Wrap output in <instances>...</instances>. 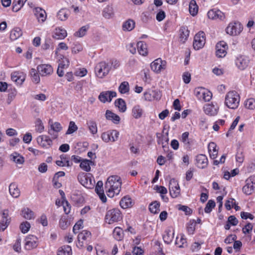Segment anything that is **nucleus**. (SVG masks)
I'll return each instance as SVG.
<instances>
[{
	"label": "nucleus",
	"instance_id": "nucleus-46",
	"mask_svg": "<svg viewBox=\"0 0 255 255\" xmlns=\"http://www.w3.org/2000/svg\"><path fill=\"white\" fill-rule=\"evenodd\" d=\"M70 225V222H69L66 216H63L61 217L59 221V226L60 228L65 230Z\"/></svg>",
	"mask_w": 255,
	"mask_h": 255
},
{
	"label": "nucleus",
	"instance_id": "nucleus-42",
	"mask_svg": "<svg viewBox=\"0 0 255 255\" xmlns=\"http://www.w3.org/2000/svg\"><path fill=\"white\" fill-rule=\"evenodd\" d=\"M129 86L127 81L123 82L119 86V91L122 94H127L129 92Z\"/></svg>",
	"mask_w": 255,
	"mask_h": 255
},
{
	"label": "nucleus",
	"instance_id": "nucleus-39",
	"mask_svg": "<svg viewBox=\"0 0 255 255\" xmlns=\"http://www.w3.org/2000/svg\"><path fill=\"white\" fill-rule=\"evenodd\" d=\"M189 10L192 15L195 16L197 14L198 11V6L195 0H191L189 5Z\"/></svg>",
	"mask_w": 255,
	"mask_h": 255
},
{
	"label": "nucleus",
	"instance_id": "nucleus-16",
	"mask_svg": "<svg viewBox=\"0 0 255 255\" xmlns=\"http://www.w3.org/2000/svg\"><path fill=\"white\" fill-rule=\"evenodd\" d=\"M254 179L252 177L248 178L246 180V185L243 187V191L247 195H251L254 191Z\"/></svg>",
	"mask_w": 255,
	"mask_h": 255
},
{
	"label": "nucleus",
	"instance_id": "nucleus-38",
	"mask_svg": "<svg viewBox=\"0 0 255 255\" xmlns=\"http://www.w3.org/2000/svg\"><path fill=\"white\" fill-rule=\"evenodd\" d=\"M113 236L117 241H121L124 238V232L121 228L116 227L113 231Z\"/></svg>",
	"mask_w": 255,
	"mask_h": 255
},
{
	"label": "nucleus",
	"instance_id": "nucleus-27",
	"mask_svg": "<svg viewBox=\"0 0 255 255\" xmlns=\"http://www.w3.org/2000/svg\"><path fill=\"white\" fill-rule=\"evenodd\" d=\"M136 47L139 53L142 55L145 56L147 54V45L143 41H139L136 44Z\"/></svg>",
	"mask_w": 255,
	"mask_h": 255
},
{
	"label": "nucleus",
	"instance_id": "nucleus-60",
	"mask_svg": "<svg viewBox=\"0 0 255 255\" xmlns=\"http://www.w3.org/2000/svg\"><path fill=\"white\" fill-rule=\"evenodd\" d=\"M62 205L63 206V209L66 214L70 213L71 206L67 201H62Z\"/></svg>",
	"mask_w": 255,
	"mask_h": 255
},
{
	"label": "nucleus",
	"instance_id": "nucleus-2",
	"mask_svg": "<svg viewBox=\"0 0 255 255\" xmlns=\"http://www.w3.org/2000/svg\"><path fill=\"white\" fill-rule=\"evenodd\" d=\"M240 96L238 93L232 91L229 92L226 96L225 100V105L230 109H236L239 105Z\"/></svg>",
	"mask_w": 255,
	"mask_h": 255
},
{
	"label": "nucleus",
	"instance_id": "nucleus-49",
	"mask_svg": "<svg viewBox=\"0 0 255 255\" xmlns=\"http://www.w3.org/2000/svg\"><path fill=\"white\" fill-rule=\"evenodd\" d=\"M245 107L250 110H254L255 109V99L250 98L248 99L245 104Z\"/></svg>",
	"mask_w": 255,
	"mask_h": 255
},
{
	"label": "nucleus",
	"instance_id": "nucleus-19",
	"mask_svg": "<svg viewBox=\"0 0 255 255\" xmlns=\"http://www.w3.org/2000/svg\"><path fill=\"white\" fill-rule=\"evenodd\" d=\"M196 163L198 167L204 168L207 167L208 163V158L204 154H199L196 156Z\"/></svg>",
	"mask_w": 255,
	"mask_h": 255
},
{
	"label": "nucleus",
	"instance_id": "nucleus-54",
	"mask_svg": "<svg viewBox=\"0 0 255 255\" xmlns=\"http://www.w3.org/2000/svg\"><path fill=\"white\" fill-rule=\"evenodd\" d=\"M180 38L184 41L189 36V31L185 27H182L180 29Z\"/></svg>",
	"mask_w": 255,
	"mask_h": 255
},
{
	"label": "nucleus",
	"instance_id": "nucleus-47",
	"mask_svg": "<svg viewBox=\"0 0 255 255\" xmlns=\"http://www.w3.org/2000/svg\"><path fill=\"white\" fill-rule=\"evenodd\" d=\"M66 64L59 63L57 71V73L59 77H62L64 75L63 69L69 66V60H66Z\"/></svg>",
	"mask_w": 255,
	"mask_h": 255
},
{
	"label": "nucleus",
	"instance_id": "nucleus-36",
	"mask_svg": "<svg viewBox=\"0 0 255 255\" xmlns=\"http://www.w3.org/2000/svg\"><path fill=\"white\" fill-rule=\"evenodd\" d=\"M114 14L113 8L110 5H107L103 10V15L106 18H110L114 16Z\"/></svg>",
	"mask_w": 255,
	"mask_h": 255
},
{
	"label": "nucleus",
	"instance_id": "nucleus-61",
	"mask_svg": "<svg viewBox=\"0 0 255 255\" xmlns=\"http://www.w3.org/2000/svg\"><path fill=\"white\" fill-rule=\"evenodd\" d=\"M195 224L190 222L187 226V230L189 234H193L195 229Z\"/></svg>",
	"mask_w": 255,
	"mask_h": 255
},
{
	"label": "nucleus",
	"instance_id": "nucleus-18",
	"mask_svg": "<svg viewBox=\"0 0 255 255\" xmlns=\"http://www.w3.org/2000/svg\"><path fill=\"white\" fill-rule=\"evenodd\" d=\"M103 183L102 181H99L95 187V191L97 194L99 195L100 199L103 203H105L107 201V198L104 194V191L103 189Z\"/></svg>",
	"mask_w": 255,
	"mask_h": 255
},
{
	"label": "nucleus",
	"instance_id": "nucleus-31",
	"mask_svg": "<svg viewBox=\"0 0 255 255\" xmlns=\"http://www.w3.org/2000/svg\"><path fill=\"white\" fill-rule=\"evenodd\" d=\"M67 36L66 30L60 28H56L53 37L57 39H63Z\"/></svg>",
	"mask_w": 255,
	"mask_h": 255
},
{
	"label": "nucleus",
	"instance_id": "nucleus-13",
	"mask_svg": "<svg viewBox=\"0 0 255 255\" xmlns=\"http://www.w3.org/2000/svg\"><path fill=\"white\" fill-rule=\"evenodd\" d=\"M37 70L42 76L49 75L53 72V68L49 64H41L37 66Z\"/></svg>",
	"mask_w": 255,
	"mask_h": 255
},
{
	"label": "nucleus",
	"instance_id": "nucleus-28",
	"mask_svg": "<svg viewBox=\"0 0 255 255\" xmlns=\"http://www.w3.org/2000/svg\"><path fill=\"white\" fill-rule=\"evenodd\" d=\"M21 215L27 220H31L34 218V212L28 208H24L21 210Z\"/></svg>",
	"mask_w": 255,
	"mask_h": 255
},
{
	"label": "nucleus",
	"instance_id": "nucleus-24",
	"mask_svg": "<svg viewBox=\"0 0 255 255\" xmlns=\"http://www.w3.org/2000/svg\"><path fill=\"white\" fill-rule=\"evenodd\" d=\"M60 158L61 160H57L56 164L59 166H71L72 163L69 160L68 157L66 155L62 154L60 155Z\"/></svg>",
	"mask_w": 255,
	"mask_h": 255
},
{
	"label": "nucleus",
	"instance_id": "nucleus-11",
	"mask_svg": "<svg viewBox=\"0 0 255 255\" xmlns=\"http://www.w3.org/2000/svg\"><path fill=\"white\" fill-rule=\"evenodd\" d=\"M216 55L218 57L222 58L227 54V45L224 41H220L218 42L216 46Z\"/></svg>",
	"mask_w": 255,
	"mask_h": 255
},
{
	"label": "nucleus",
	"instance_id": "nucleus-62",
	"mask_svg": "<svg viewBox=\"0 0 255 255\" xmlns=\"http://www.w3.org/2000/svg\"><path fill=\"white\" fill-rule=\"evenodd\" d=\"M51 129L56 132H59L62 129V127L58 122H55L51 126Z\"/></svg>",
	"mask_w": 255,
	"mask_h": 255
},
{
	"label": "nucleus",
	"instance_id": "nucleus-41",
	"mask_svg": "<svg viewBox=\"0 0 255 255\" xmlns=\"http://www.w3.org/2000/svg\"><path fill=\"white\" fill-rule=\"evenodd\" d=\"M142 110L139 105L135 106L132 110V116L135 119L140 118L142 115Z\"/></svg>",
	"mask_w": 255,
	"mask_h": 255
},
{
	"label": "nucleus",
	"instance_id": "nucleus-48",
	"mask_svg": "<svg viewBox=\"0 0 255 255\" xmlns=\"http://www.w3.org/2000/svg\"><path fill=\"white\" fill-rule=\"evenodd\" d=\"M30 73L32 82L35 84H38L40 82V77L37 70L34 69H31Z\"/></svg>",
	"mask_w": 255,
	"mask_h": 255
},
{
	"label": "nucleus",
	"instance_id": "nucleus-34",
	"mask_svg": "<svg viewBox=\"0 0 255 255\" xmlns=\"http://www.w3.org/2000/svg\"><path fill=\"white\" fill-rule=\"evenodd\" d=\"M135 26V22L130 19L126 21L123 24V29L124 31H131Z\"/></svg>",
	"mask_w": 255,
	"mask_h": 255
},
{
	"label": "nucleus",
	"instance_id": "nucleus-33",
	"mask_svg": "<svg viewBox=\"0 0 255 255\" xmlns=\"http://www.w3.org/2000/svg\"><path fill=\"white\" fill-rule=\"evenodd\" d=\"M94 165V162L88 159H83L80 163V167L84 170L88 172L91 170V165Z\"/></svg>",
	"mask_w": 255,
	"mask_h": 255
},
{
	"label": "nucleus",
	"instance_id": "nucleus-56",
	"mask_svg": "<svg viewBox=\"0 0 255 255\" xmlns=\"http://www.w3.org/2000/svg\"><path fill=\"white\" fill-rule=\"evenodd\" d=\"M110 137L111 138V141L115 142L118 139L119 132L116 130H112L109 131Z\"/></svg>",
	"mask_w": 255,
	"mask_h": 255
},
{
	"label": "nucleus",
	"instance_id": "nucleus-32",
	"mask_svg": "<svg viewBox=\"0 0 255 255\" xmlns=\"http://www.w3.org/2000/svg\"><path fill=\"white\" fill-rule=\"evenodd\" d=\"M22 34L21 29L19 27L14 28L10 32V38L12 40H15L20 37Z\"/></svg>",
	"mask_w": 255,
	"mask_h": 255
},
{
	"label": "nucleus",
	"instance_id": "nucleus-29",
	"mask_svg": "<svg viewBox=\"0 0 255 255\" xmlns=\"http://www.w3.org/2000/svg\"><path fill=\"white\" fill-rule=\"evenodd\" d=\"M217 145L215 143L211 142L208 145V150L210 157L212 159L216 158L218 154V150L216 149Z\"/></svg>",
	"mask_w": 255,
	"mask_h": 255
},
{
	"label": "nucleus",
	"instance_id": "nucleus-4",
	"mask_svg": "<svg viewBox=\"0 0 255 255\" xmlns=\"http://www.w3.org/2000/svg\"><path fill=\"white\" fill-rule=\"evenodd\" d=\"M91 177V174L84 172L80 173L78 175V179L80 183L88 189L93 188L94 185Z\"/></svg>",
	"mask_w": 255,
	"mask_h": 255
},
{
	"label": "nucleus",
	"instance_id": "nucleus-10",
	"mask_svg": "<svg viewBox=\"0 0 255 255\" xmlns=\"http://www.w3.org/2000/svg\"><path fill=\"white\" fill-rule=\"evenodd\" d=\"M117 96V93L115 91H108L101 92L99 96V100L105 103L107 102H110L114 97Z\"/></svg>",
	"mask_w": 255,
	"mask_h": 255
},
{
	"label": "nucleus",
	"instance_id": "nucleus-5",
	"mask_svg": "<svg viewBox=\"0 0 255 255\" xmlns=\"http://www.w3.org/2000/svg\"><path fill=\"white\" fill-rule=\"evenodd\" d=\"M111 67L105 62H101L97 64L95 67V73L97 77L103 78L109 72Z\"/></svg>",
	"mask_w": 255,
	"mask_h": 255
},
{
	"label": "nucleus",
	"instance_id": "nucleus-63",
	"mask_svg": "<svg viewBox=\"0 0 255 255\" xmlns=\"http://www.w3.org/2000/svg\"><path fill=\"white\" fill-rule=\"evenodd\" d=\"M253 225L249 223L242 229L243 233L247 234L249 233L253 229Z\"/></svg>",
	"mask_w": 255,
	"mask_h": 255
},
{
	"label": "nucleus",
	"instance_id": "nucleus-30",
	"mask_svg": "<svg viewBox=\"0 0 255 255\" xmlns=\"http://www.w3.org/2000/svg\"><path fill=\"white\" fill-rule=\"evenodd\" d=\"M70 14L69 10L66 8H62L57 13V18L61 21H65L67 19Z\"/></svg>",
	"mask_w": 255,
	"mask_h": 255
},
{
	"label": "nucleus",
	"instance_id": "nucleus-45",
	"mask_svg": "<svg viewBox=\"0 0 255 255\" xmlns=\"http://www.w3.org/2000/svg\"><path fill=\"white\" fill-rule=\"evenodd\" d=\"M87 125L89 130L93 134H95L97 132V124L95 121L90 120L87 122Z\"/></svg>",
	"mask_w": 255,
	"mask_h": 255
},
{
	"label": "nucleus",
	"instance_id": "nucleus-1",
	"mask_svg": "<svg viewBox=\"0 0 255 255\" xmlns=\"http://www.w3.org/2000/svg\"><path fill=\"white\" fill-rule=\"evenodd\" d=\"M122 182L121 178L118 176L109 177L105 185L107 195L111 198L115 194L118 195L121 191Z\"/></svg>",
	"mask_w": 255,
	"mask_h": 255
},
{
	"label": "nucleus",
	"instance_id": "nucleus-20",
	"mask_svg": "<svg viewBox=\"0 0 255 255\" xmlns=\"http://www.w3.org/2000/svg\"><path fill=\"white\" fill-rule=\"evenodd\" d=\"M38 143L43 147L50 146L52 143V140L46 135L39 136L37 138Z\"/></svg>",
	"mask_w": 255,
	"mask_h": 255
},
{
	"label": "nucleus",
	"instance_id": "nucleus-3",
	"mask_svg": "<svg viewBox=\"0 0 255 255\" xmlns=\"http://www.w3.org/2000/svg\"><path fill=\"white\" fill-rule=\"evenodd\" d=\"M122 219L120 211L117 209L109 210L106 215L105 220L109 224L118 222Z\"/></svg>",
	"mask_w": 255,
	"mask_h": 255
},
{
	"label": "nucleus",
	"instance_id": "nucleus-22",
	"mask_svg": "<svg viewBox=\"0 0 255 255\" xmlns=\"http://www.w3.org/2000/svg\"><path fill=\"white\" fill-rule=\"evenodd\" d=\"M120 204L123 209H127L131 207L133 203L131 198L128 196H125L120 201Z\"/></svg>",
	"mask_w": 255,
	"mask_h": 255
},
{
	"label": "nucleus",
	"instance_id": "nucleus-59",
	"mask_svg": "<svg viewBox=\"0 0 255 255\" xmlns=\"http://www.w3.org/2000/svg\"><path fill=\"white\" fill-rule=\"evenodd\" d=\"M35 124L36 130L39 132L43 131L44 129V126L41 120L40 119H37L36 120Z\"/></svg>",
	"mask_w": 255,
	"mask_h": 255
},
{
	"label": "nucleus",
	"instance_id": "nucleus-37",
	"mask_svg": "<svg viewBox=\"0 0 255 255\" xmlns=\"http://www.w3.org/2000/svg\"><path fill=\"white\" fill-rule=\"evenodd\" d=\"M174 233H172L170 229L165 230V234L163 236V239L164 242L167 244H170L173 238Z\"/></svg>",
	"mask_w": 255,
	"mask_h": 255
},
{
	"label": "nucleus",
	"instance_id": "nucleus-15",
	"mask_svg": "<svg viewBox=\"0 0 255 255\" xmlns=\"http://www.w3.org/2000/svg\"><path fill=\"white\" fill-rule=\"evenodd\" d=\"M204 111L206 115L210 116H216L219 110V107L213 104H206L203 107Z\"/></svg>",
	"mask_w": 255,
	"mask_h": 255
},
{
	"label": "nucleus",
	"instance_id": "nucleus-35",
	"mask_svg": "<svg viewBox=\"0 0 255 255\" xmlns=\"http://www.w3.org/2000/svg\"><path fill=\"white\" fill-rule=\"evenodd\" d=\"M57 255H72V249L69 246H64L59 248Z\"/></svg>",
	"mask_w": 255,
	"mask_h": 255
},
{
	"label": "nucleus",
	"instance_id": "nucleus-58",
	"mask_svg": "<svg viewBox=\"0 0 255 255\" xmlns=\"http://www.w3.org/2000/svg\"><path fill=\"white\" fill-rule=\"evenodd\" d=\"M178 209L179 210H181V211H182L183 212H185V214L186 215H190L192 214V210L191 209H190L189 207H188V206H184V205H178Z\"/></svg>",
	"mask_w": 255,
	"mask_h": 255
},
{
	"label": "nucleus",
	"instance_id": "nucleus-21",
	"mask_svg": "<svg viewBox=\"0 0 255 255\" xmlns=\"http://www.w3.org/2000/svg\"><path fill=\"white\" fill-rule=\"evenodd\" d=\"M105 116L107 120L112 121L114 124H118L120 121V117L110 110L106 111Z\"/></svg>",
	"mask_w": 255,
	"mask_h": 255
},
{
	"label": "nucleus",
	"instance_id": "nucleus-44",
	"mask_svg": "<svg viewBox=\"0 0 255 255\" xmlns=\"http://www.w3.org/2000/svg\"><path fill=\"white\" fill-rule=\"evenodd\" d=\"M159 203L157 201H154L149 204V210L151 213L156 214L159 211Z\"/></svg>",
	"mask_w": 255,
	"mask_h": 255
},
{
	"label": "nucleus",
	"instance_id": "nucleus-17",
	"mask_svg": "<svg viewBox=\"0 0 255 255\" xmlns=\"http://www.w3.org/2000/svg\"><path fill=\"white\" fill-rule=\"evenodd\" d=\"M34 14L39 22L43 23L46 20V13L42 8L39 7L34 8Z\"/></svg>",
	"mask_w": 255,
	"mask_h": 255
},
{
	"label": "nucleus",
	"instance_id": "nucleus-50",
	"mask_svg": "<svg viewBox=\"0 0 255 255\" xmlns=\"http://www.w3.org/2000/svg\"><path fill=\"white\" fill-rule=\"evenodd\" d=\"M215 205L216 204L214 201L212 200H209L204 209L205 213H210L211 212L212 209L215 207Z\"/></svg>",
	"mask_w": 255,
	"mask_h": 255
},
{
	"label": "nucleus",
	"instance_id": "nucleus-55",
	"mask_svg": "<svg viewBox=\"0 0 255 255\" xmlns=\"http://www.w3.org/2000/svg\"><path fill=\"white\" fill-rule=\"evenodd\" d=\"M78 129L77 126L75 125L74 122L71 121L69 123V126L66 134H71L76 131Z\"/></svg>",
	"mask_w": 255,
	"mask_h": 255
},
{
	"label": "nucleus",
	"instance_id": "nucleus-26",
	"mask_svg": "<svg viewBox=\"0 0 255 255\" xmlns=\"http://www.w3.org/2000/svg\"><path fill=\"white\" fill-rule=\"evenodd\" d=\"M9 192L10 194L15 198L18 197L20 195V191L17 185L14 183H12L9 185Z\"/></svg>",
	"mask_w": 255,
	"mask_h": 255
},
{
	"label": "nucleus",
	"instance_id": "nucleus-6",
	"mask_svg": "<svg viewBox=\"0 0 255 255\" xmlns=\"http://www.w3.org/2000/svg\"><path fill=\"white\" fill-rule=\"evenodd\" d=\"M166 61L162 60L161 58H157L150 64V67L155 73H160L161 71L166 69Z\"/></svg>",
	"mask_w": 255,
	"mask_h": 255
},
{
	"label": "nucleus",
	"instance_id": "nucleus-64",
	"mask_svg": "<svg viewBox=\"0 0 255 255\" xmlns=\"http://www.w3.org/2000/svg\"><path fill=\"white\" fill-rule=\"evenodd\" d=\"M228 222L232 226H236L238 223V220L234 216H230L228 217Z\"/></svg>",
	"mask_w": 255,
	"mask_h": 255
},
{
	"label": "nucleus",
	"instance_id": "nucleus-52",
	"mask_svg": "<svg viewBox=\"0 0 255 255\" xmlns=\"http://www.w3.org/2000/svg\"><path fill=\"white\" fill-rule=\"evenodd\" d=\"M201 99L203 100L205 102H208L212 98V94L211 92L209 91H207L205 89V91H204L203 93H201Z\"/></svg>",
	"mask_w": 255,
	"mask_h": 255
},
{
	"label": "nucleus",
	"instance_id": "nucleus-7",
	"mask_svg": "<svg viewBox=\"0 0 255 255\" xmlns=\"http://www.w3.org/2000/svg\"><path fill=\"white\" fill-rule=\"evenodd\" d=\"M205 43V33L200 31L195 35L193 46L194 48L198 50L203 47Z\"/></svg>",
	"mask_w": 255,
	"mask_h": 255
},
{
	"label": "nucleus",
	"instance_id": "nucleus-23",
	"mask_svg": "<svg viewBox=\"0 0 255 255\" xmlns=\"http://www.w3.org/2000/svg\"><path fill=\"white\" fill-rule=\"evenodd\" d=\"M32 238H33V236L31 238L28 237L25 239V248L27 250H31L37 246V242Z\"/></svg>",
	"mask_w": 255,
	"mask_h": 255
},
{
	"label": "nucleus",
	"instance_id": "nucleus-8",
	"mask_svg": "<svg viewBox=\"0 0 255 255\" xmlns=\"http://www.w3.org/2000/svg\"><path fill=\"white\" fill-rule=\"evenodd\" d=\"M243 30V27L240 22L230 23L226 28V32L231 35L239 34Z\"/></svg>",
	"mask_w": 255,
	"mask_h": 255
},
{
	"label": "nucleus",
	"instance_id": "nucleus-12",
	"mask_svg": "<svg viewBox=\"0 0 255 255\" xmlns=\"http://www.w3.org/2000/svg\"><path fill=\"white\" fill-rule=\"evenodd\" d=\"M144 97L148 101L158 100L161 98V94L159 91L148 90L144 93Z\"/></svg>",
	"mask_w": 255,
	"mask_h": 255
},
{
	"label": "nucleus",
	"instance_id": "nucleus-25",
	"mask_svg": "<svg viewBox=\"0 0 255 255\" xmlns=\"http://www.w3.org/2000/svg\"><path fill=\"white\" fill-rule=\"evenodd\" d=\"M91 233L89 231L87 230L83 231L78 236V244L77 246L81 247H83L84 244L82 241H81V240H86L88 238L91 236Z\"/></svg>",
	"mask_w": 255,
	"mask_h": 255
},
{
	"label": "nucleus",
	"instance_id": "nucleus-53",
	"mask_svg": "<svg viewBox=\"0 0 255 255\" xmlns=\"http://www.w3.org/2000/svg\"><path fill=\"white\" fill-rule=\"evenodd\" d=\"M10 222V218L9 219H2L0 222V230L3 231L9 224Z\"/></svg>",
	"mask_w": 255,
	"mask_h": 255
},
{
	"label": "nucleus",
	"instance_id": "nucleus-51",
	"mask_svg": "<svg viewBox=\"0 0 255 255\" xmlns=\"http://www.w3.org/2000/svg\"><path fill=\"white\" fill-rule=\"evenodd\" d=\"M20 229L23 234L26 233L30 228V224L27 221L22 222L20 225Z\"/></svg>",
	"mask_w": 255,
	"mask_h": 255
},
{
	"label": "nucleus",
	"instance_id": "nucleus-57",
	"mask_svg": "<svg viewBox=\"0 0 255 255\" xmlns=\"http://www.w3.org/2000/svg\"><path fill=\"white\" fill-rule=\"evenodd\" d=\"M14 154L15 155H12L13 161L18 164H22L24 161V158L16 153Z\"/></svg>",
	"mask_w": 255,
	"mask_h": 255
},
{
	"label": "nucleus",
	"instance_id": "nucleus-14",
	"mask_svg": "<svg viewBox=\"0 0 255 255\" xmlns=\"http://www.w3.org/2000/svg\"><path fill=\"white\" fill-rule=\"evenodd\" d=\"M249 63L248 58L243 55L237 57L235 61L236 66L242 70H244L248 67Z\"/></svg>",
	"mask_w": 255,
	"mask_h": 255
},
{
	"label": "nucleus",
	"instance_id": "nucleus-43",
	"mask_svg": "<svg viewBox=\"0 0 255 255\" xmlns=\"http://www.w3.org/2000/svg\"><path fill=\"white\" fill-rule=\"evenodd\" d=\"M89 28V25L83 26L79 29L78 31L75 33L74 35L76 37H82L86 35V32Z\"/></svg>",
	"mask_w": 255,
	"mask_h": 255
},
{
	"label": "nucleus",
	"instance_id": "nucleus-40",
	"mask_svg": "<svg viewBox=\"0 0 255 255\" xmlns=\"http://www.w3.org/2000/svg\"><path fill=\"white\" fill-rule=\"evenodd\" d=\"M115 106L117 107L120 111L122 112H125L126 111L127 107L126 102L122 99H118L115 101Z\"/></svg>",
	"mask_w": 255,
	"mask_h": 255
},
{
	"label": "nucleus",
	"instance_id": "nucleus-9",
	"mask_svg": "<svg viewBox=\"0 0 255 255\" xmlns=\"http://www.w3.org/2000/svg\"><path fill=\"white\" fill-rule=\"evenodd\" d=\"M169 189L170 194L173 198L177 197L180 194V189L178 183L174 179H172L169 182Z\"/></svg>",
	"mask_w": 255,
	"mask_h": 255
}]
</instances>
